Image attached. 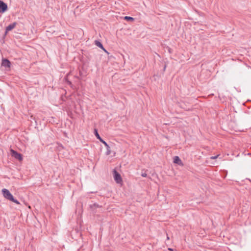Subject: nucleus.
<instances>
[{"label": "nucleus", "mask_w": 251, "mask_h": 251, "mask_svg": "<svg viewBox=\"0 0 251 251\" xmlns=\"http://www.w3.org/2000/svg\"><path fill=\"white\" fill-rule=\"evenodd\" d=\"M1 192L4 198L11 201L17 204H20V202L17 200L14 199L13 196L8 190L4 188L2 189Z\"/></svg>", "instance_id": "obj_1"}, {"label": "nucleus", "mask_w": 251, "mask_h": 251, "mask_svg": "<svg viewBox=\"0 0 251 251\" xmlns=\"http://www.w3.org/2000/svg\"><path fill=\"white\" fill-rule=\"evenodd\" d=\"M113 176L114 180L118 183H122L123 182L122 178L119 173H118L116 170L113 171Z\"/></svg>", "instance_id": "obj_2"}, {"label": "nucleus", "mask_w": 251, "mask_h": 251, "mask_svg": "<svg viewBox=\"0 0 251 251\" xmlns=\"http://www.w3.org/2000/svg\"><path fill=\"white\" fill-rule=\"evenodd\" d=\"M10 152L11 155L16 159H18L19 161H22L23 160V157L21 154L19 153L12 149L10 150Z\"/></svg>", "instance_id": "obj_3"}, {"label": "nucleus", "mask_w": 251, "mask_h": 251, "mask_svg": "<svg viewBox=\"0 0 251 251\" xmlns=\"http://www.w3.org/2000/svg\"><path fill=\"white\" fill-rule=\"evenodd\" d=\"M7 9V5L1 0H0V13H3Z\"/></svg>", "instance_id": "obj_4"}, {"label": "nucleus", "mask_w": 251, "mask_h": 251, "mask_svg": "<svg viewBox=\"0 0 251 251\" xmlns=\"http://www.w3.org/2000/svg\"><path fill=\"white\" fill-rule=\"evenodd\" d=\"M1 65L9 69L11 66V62L7 59H3Z\"/></svg>", "instance_id": "obj_5"}, {"label": "nucleus", "mask_w": 251, "mask_h": 251, "mask_svg": "<svg viewBox=\"0 0 251 251\" xmlns=\"http://www.w3.org/2000/svg\"><path fill=\"white\" fill-rule=\"evenodd\" d=\"M173 162L174 163L180 165V166H183L184 165L181 160L177 156H176L174 157Z\"/></svg>", "instance_id": "obj_6"}, {"label": "nucleus", "mask_w": 251, "mask_h": 251, "mask_svg": "<svg viewBox=\"0 0 251 251\" xmlns=\"http://www.w3.org/2000/svg\"><path fill=\"white\" fill-rule=\"evenodd\" d=\"M17 25V23H13V24L9 25L8 26H7L6 28V31H5V34H7V33L11 30L12 29H13L14 28H15V27Z\"/></svg>", "instance_id": "obj_7"}, {"label": "nucleus", "mask_w": 251, "mask_h": 251, "mask_svg": "<svg viewBox=\"0 0 251 251\" xmlns=\"http://www.w3.org/2000/svg\"><path fill=\"white\" fill-rule=\"evenodd\" d=\"M95 45L96 46H97L98 47H100V48H101V49H102L107 54L109 53L108 52L103 48V47L102 45L101 44V43L99 41H95Z\"/></svg>", "instance_id": "obj_8"}, {"label": "nucleus", "mask_w": 251, "mask_h": 251, "mask_svg": "<svg viewBox=\"0 0 251 251\" xmlns=\"http://www.w3.org/2000/svg\"><path fill=\"white\" fill-rule=\"evenodd\" d=\"M95 135L97 137V138L99 140H100L101 139V138L100 137V135L99 134L98 131H97V129H95Z\"/></svg>", "instance_id": "obj_9"}, {"label": "nucleus", "mask_w": 251, "mask_h": 251, "mask_svg": "<svg viewBox=\"0 0 251 251\" xmlns=\"http://www.w3.org/2000/svg\"><path fill=\"white\" fill-rule=\"evenodd\" d=\"M124 19L127 21H134V19L132 17H129V16H126L124 17Z\"/></svg>", "instance_id": "obj_10"}, {"label": "nucleus", "mask_w": 251, "mask_h": 251, "mask_svg": "<svg viewBox=\"0 0 251 251\" xmlns=\"http://www.w3.org/2000/svg\"><path fill=\"white\" fill-rule=\"evenodd\" d=\"M106 149H107V151H106V155H108L111 153L110 147L109 146L108 147H107Z\"/></svg>", "instance_id": "obj_11"}, {"label": "nucleus", "mask_w": 251, "mask_h": 251, "mask_svg": "<svg viewBox=\"0 0 251 251\" xmlns=\"http://www.w3.org/2000/svg\"><path fill=\"white\" fill-rule=\"evenodd\" d=\"M100 141L104 145V146L106 147V148L109 147V145L103 139H101Z\"/></svg>", "instance_id": "obj_12"}, {"label": "nucleus", "mask_w": 251, "mask_h": 251, "mask_svg": "<svg viewBox=\"0 0 251 251\" xmlns=\"http://www.w3.org/2000/svg\"><path fill=\"white\" fill-rule=\"evenodd\" d=\"M219 156V154H218L216 156H211V157H210V159H215L217 158Z\"/></svg>", "instance_id": "obj_13"}, {"label": "nucleus", "mask_w": 251, "mask_h": 251, "mask_svg": "<svg viewBox=\"0 0 251 251\" xmlns=\"http://www.w3.org/2000/svg\"><path fill=\"white\" fill-rule=\"evenodd\" d=\"M147 176V174L146 173H143L142 174V176H143V177H146Z\"/></svg>", "instance_id": "obj_14"}, {"label": "nucleus", "mask_w": 251, "mask_h": 251, "mask_svg": "<svg viewBox=\"0 0 251 251\" xmlns=\"http://www.w3.org/2000/svg\"><path fill=\"white\" fill-rule=\"evenodd\" d=\"M168 250H169V251H173V250L172 249H171V248H168Z\"/></svg>", "instance_id": "obj_15"}, {"label": "nucleus", "mask_w": 251, "mask_h": 251, "mask_svg": "<svg viewBox=\"0 0 251 251\" xmlns=\"http://www.w3.org/2000/svg\"><path fill=\"white\" fill-rule=\"evenodd\" d=\"M167 239L169 240L170 239L169 236H167Z\"/></svg>", "instance_id": "obj_16"}]
</instances>
